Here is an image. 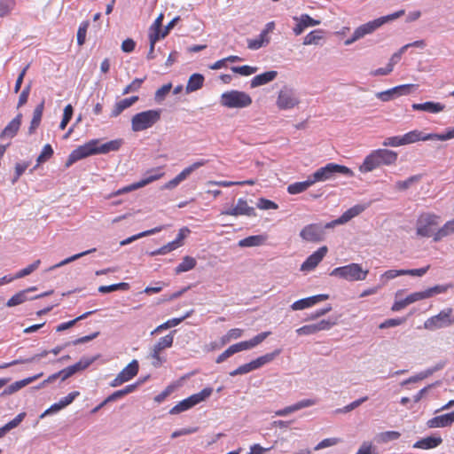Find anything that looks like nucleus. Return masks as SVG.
I'll use <instances>...</instances> for the list:
<instances>
[{"label": "nucleus", "instance_id": "obj_1", "mask_svg": "<svg viewBox=\"0 0 454 454\" xmlns=\"http://www.w3.org/2000/svg\"><path fill=\"white\" fill-rule=\"evenodd\" d=\"M121 143L122 141L121 139H116L109 141L98 146V139L90 140L88 143L84 144L83 145H80L76 149L72 151V153L69 154L66 161L65 166L66 168H69L77 160H80L90 155L107 153L112 151H117L121 147Z\"/></svg>", "mask_w": 454, "mask_h": 454}, {"label": "nucleus", "instance_id": "obj_2", "mask_svg": "<svg viewBox=\"0 0 454 454\" xmlns=\"http://www.w3.org/2000/svg\"><path fill=\"white\" fill-rule=\"evenodd\" d=\"M404 10H400L394 13L380 17L378 19H375L372 21H369L365 24L359 26L355 29L352 36L344 42V44H352L353 43L365 36L366 35L373 33L377 28L380 27L382 25L402 17L404 14Z\"/></svg>", "mask_w": 454, "mask_h": 454}, {"label": "nucleus", "instance_id": "obj_3", "mask_svg": "<svg viewBox=\"0 0 454 454\" xmlns=\"http://www.w3.org/2000/svg\"><path fill=\"white\" fill-rule=\"evenodd\" d=\"M339 175L346 176H353L354 172L342 165L336 163H328L325 166L319 168L313 174L309 175L313 183L325 182L335 179Z\"/></svg>", "mask_w": 454, "mask_h": 454}, {"label": "nucleus", "instance_id": "obj_4", "mask_svg": "<svg viewBox=\"0 0 454 454\" xmlns=\"http://www.w3.org/2000/svg\"><path fill=\"white\" fill-rule=\"evenodd\" d=\"M161 110L153 109L140 112L133 115L131 129L134 132L142 131L153 127L160 119Z\"/></svg>", "mask_w": 454, "mask_h": 454}, {"label": "nucleus", "instance_id": "obj_5", "mask_svg": "<svg viewBox=\"0 0 454 454\" xmlns=\"http://www.w3.org/2000/svg\"><path fill=\"white\" fill-rule=\"evenodd\" d=\"M369 273L368 270H363L358 263H350L345 266L333 269L330 275L347 281L364 280Z\"/></svg>", "mask_w": 454, "mask_h": 454}, {"label": "nucleus", "instance_id": "obj_6", "mask_svg": "<svg viewBox=\"0 0 454 454\" xmlns=\"http://www.w3.org/2000/svg\"><path fill=\"white\" fill-rule=\"evenodd\" d=\"M220 103L228 108H244L252 104V98L244 91L232 90L222 94Z\"/></svg>", "mask_w": 454, "mask_h": 454}, {"label": "nucleus", "instance_id": "obj_7", "mask_svg": "<svg viewBox=\"0 0 454 454\" xmlns=\"http://www.w3.org/2000/svg\"><path fill=\"white\" fill-rule=\"evenodd\" d=\"M440 216L431 213H425L419 215L416 223V232L418 236H434V229L439 224Z\"/></svg>", "mask_w": 454, "mask_h": 454}, {"label": "nucleus", "instance_id": "obj_8", "mask_svg": "<svg viewBox=\"0 0 454 454\" xmlns=\"http://www.w3.org/2000/svg\"><path fill=\"white\" fill-rule=\"evenodd\" d=\"M453 309L447 308L440 311L437 315L427 319L424 323L425 329L434 331L436 329L445 328L454 324Z\"/></svg>", "mask_w": 454, "mask_h": 454}, {"label": "nucleus", "instance_id": "obj_9", "mask_svg": "<svg viewBox=\"0 0 454 454\" xmlns=\"http://www.w3.org/2000/svg\"><path fill=\"white\" fill-rule=\"evenodd\" d=\"M300 104V98L297 91L287 85L281 88L276 101L277 106L280 110H289Z\"/></svg>", "mask_w": 454, "mask_h": 454}, {"label": "nucleus", "instance_id": "obj_10", "mask_svg": "<svg viewBox=\"0 0 454 454\" xmlns=\"http://www.w3.org/2000/svg\"><path fill=\"white\" fill-rule=\"evenodd\" d=\"M325 232L322 223H310L306 225L300 231V237L312 243H318L325 239Z\"/></svg>", "mask_w": 454, "mask_h": 454}, {"label": "nucleus", "instance_id": "obj_11", "mask_svg": "<svg viewBox=\"0 0 454 454\" xmlns=\"http://www.w3.org/2000/svg\"><path fill=\"white\" fill-rule=\"evenodd\" d=\"M208 162L207 160H200L195 161L189 167L183 169L176 177L166 183L161 189L172 190L176 188L181 182L184 181L193 171L199 168L205 166Z\"/></svg>", "mask_w": 454, "mask_h": 454}, {"label": "nucleus", "instance_id": "obj_12", "mask_svg": "<svg viewBox=\"0 0 454 454\" xmlns=\"http://www.w3.org/2000/svg\"><path fill=\"white\" fill-rule=\"evenodd\" d=\"M163 175H164L163 172H161L160 168L152 169L145 174V176L143 179H141L140 181L134 183L130 185L123 187L122 189L118 190L114 193V195H120L124 192H128L137 190L138 188H142V187L149 184L150 183L160 179Z\"/></svg>", "mask_w": 454, "mask_h": 454}, {"label": "nucleus", "instance_id": "obj_13", "mask_svg": "<svg viewBox=\"0 0 454 454\" xmlns=\"http://www.w3.org/2000/svg\"><path fill=\"white\" fill-rule=\"evenodd\" d=\"M415 87L414 84L398 85L385 91L377 92L376 98L383 102H387L397 97L411 94Z\"/></svg>", "mask_w": 454, "mask_h": 454}, {"label": "nucleus", "instance_id": "obj_14", "mask_svg": "<svg viewBox=\"0 0 454 454\" xmlns=\"http://www.w3.org/2000/svg\"><path fill=\"white\" fill-rule=\"evenodd\" d=\"M223 215H247V216H255V210L253 207L248 206L246 200L240 198L238 200L235 207L223 210L222 212Z\"/></svg>", "mask_w": 454, "mask_h": 454}, {"label": "nucleus", "instance_id": "obj_15", "mask_svg": "<svg viewBox=\"0 0 454 454\" xmlns=\"http://www.w3.org/2000/svg\"><path fill=\"white\" fill-rule=\"evenodd\" d=\"M328 248L324 246L310 254L301 266V270L309 271L315 269L327 254Z\"/></svg>", "mask_w": 454, "mask_h": 454}, {"label": "nucleus", "instance_id": "obj_16", "mask_svg": "<svg viewBox=\"0 0 454 454\" xmlns=\"http://www.w3.org/2000/svg\"><path fill=\"white\" fill-rule=\"evenodd\" d=\"M328 299H329V295L325 294L313 295V296L303 298V299L294 301L291 305V309L293 310H301V309L309 308L318 302L326 301Z\"/></svg>", "mask_w": 454, "mask_h": 454}, {"label": "nucleus", "instance_id": "obj_17", "mask_svg": "<svg viewBox=\"0 0 454 454\" xmlns=\"http://www.w3.org/2000/svg\"><path fill=\"white\" fill-rule=\"evenodd\" d=\"M294 20L297 22L296 26L293 28L295 35L302 34L309 27L317 26L320 24V20H314L308 14H301L300 17H294Z\"/></svg>", "mask_w": 454, "mask_h": 454}, {"label": "nucleus", "instance_id": "obj_18", "mask_svg": "<svg viewBox=\"0 0 454 454\" xmlns=\"http://www.w3.org/2000/svg\"><path fill=\"white\" fill-rule=\"evenodd\" d=\"M317 403V400L315 399H303L301 400L290 406H286L284 409L278 410L275 412L276 416H286L294 411H300L301 409L313 406Z\"/></svg>", "mask_w": 454, "mask_h": 454}, {"label": "nucleus", "instance_id": "obj_19", "mask_svg": "<svg viewBox=\"0 0 454 454\" xmlns=\"http://www.w3.org/2000/svg\"><path fill=\"white\" fill-rule=\"evenodd\" d=\"M453 423L454 411L450 413L442 414L430 419L427 420V426L429 428L446 427L451 426Z\"/></svg>", "mask_w": 454, "mask_h": 454}, {"label": "nucleus", "instance_id": "obj_20", "mask_svg": "<svg viewBox=\"0 0 454 454\" xmlns=\"http://www.w3.org/2000/svg\"><path fill=\"white\" fill-rule=\"evenodd\" d=\"M21 119L22 114H18L17 116L13 118L2 130L0 134V139L12 138L15 137L21 125Z\"/></svg>", "mask_w": 454, "mask_h": 454}, {"label": "nucleus", "instance_id": "obj_21", "mask_svg": "<svg viewBox=\"0 0 454 454\" xmlns=\"http://www.w3.org/2000/svg\"><path fill=\"white\" fill-rule=\"evenodd\" d=\"M411 108L415 111L438 114L445 109V106L439 102L427 101L425 103H414L412 104Z\"/></svg>", "mask_w": 454, "mask_h": 454}, {"label": "nucleus", "instance_id": "obj_22", "mask_svg": "<svg viewBox=\"0 0 454 454\" xmlns=\"http://www.w3.org/2000/svg\"><path fill=\"white\" fill-rule=\"evenodd\" d=\"M374 153L378 158L380 165H391L395 163L397 160L398 154L391 150L387 149H378L374 150Z\"/></svg>", "mask_w": 454, "mask_h": 454}, {"label": "nucleus", "instance_id": "obj_23", "mask_svg": "<svg viewBox=\"0 0 454 454\" xmlns=\"http://www.w3.org/2000/svg\"><path fill=\"white\" fill-rule=\"evenodd\" d=\"M278 76V72L275 70L267 71L265 73L255 75L252 80L251 88H256L272 82Z\"/></svg>", "mask_w": 454, "mask_h": 454}, {"label": "nucleus", "instance_id": "obj_24", "mask_svg": "<svg viewBox=\"0 0 454 454\" xmlns=\"http://www.w3.org/2000/svg\"><path fill=\"white\" fill-rule=\"evenodd\" d=\"M442 442V439L440 436H428L417 441L413 444V448L430 450L436 448Z\"/></svg>", "mask_w": 454, "mask_h": 454}, {"label": "nucleus", "instance_id": "obj_25", "mask_svg": "<svg viewBox=\"0 0 454 454\" xmlns=\"http://www.w3.org/2000/svg\"><path fill=\"white\" fill-rule=\"evenodd\" d=\"M138 369H139L138 362L136 359H134L125 368H123L118 374L120 375V378H121L124 382H127L137 374Z\"/></svg>", "mask_w": 454, "mask_h": 454}, {"label": "nucleus", "instance_id": "obj_26", "mask_svg": "<svg viewBox=\"0 0 454 454\" xmlns=\"http://www.w3.org/2000/svg\"><path fill=\"white\" fill-rule=\"evenodd\" d=\"M43 109H44V99H43L42 102L38 106H36V107L34 110L33 118L30 122V126L28 128V133L30 135L33 134L35 131V129L38 128V126L40 125Z\"/></svg>", "mask_w": 454, "mask_h": 454}, {"label": "nucleus", "instance_id": "obj_27", "mask_svg": "<svg viewBox=\"0 0 454 454\" xmlns=\"http://www.w3.org/2000/svg\"><path fill=\"white\" fill-rule=\"evenodd\" d=\"M204 80L205 79L202 74H197V73L192 74L190 76L188 82L186 84V87H185L186 93H191V92L196 91V90H200V88H202Z\"/></svg>", "mask_w": 454, "mask_h": 454}, {"label": "nucleus", "instance_id": "obj_28", "mask_svg": "<svg viewBox=\"0 0 454 454\" xmlns=\"http://www.w3.org/2000/svg\"><path fill=\"white\" fill-rule=\"evenodd\" d=\"M138 385H139V382H137L135 384L128 385L124 388L114 392L113 394H111L110 395H108L106 398V403H108L114 402V401L121 399L123 396L134 392L136 390V388L138 387Z\"/></svg>", "mask_w": 454, "mask_h": 454}, {"label": "nucleus", "instance_id": "obj_29", "mask_svg": "<svg viewBox=\"0 0 454 454\" xmlns=\"http://www.w3.org/2000/svg\"><path fill=\"white\" fill-rule=\"evenodd\" d=\"M314 184L310 176H308L307 180L302 182H296L294 184H291L287 187V192L290 194H299L301 192H303L308 188L312 186Z\"/></svg>", "mask_w": 454, "mask_h": 454}, {"label": "nucleus", "instance_id": "obj_30", "mask_svg": "<svg viewBox=\"0 0 454 454\" xmlns=\"http://www.w3.org/2000/svg\"><path fill=\"white\" fill-rule=\"evenodd\" d=\"M280 353H281V349H275L271 353H267V354L261 356L257 357L256 359L251 361L252 364L254 366V370L259 369L260 367L263 366L264 364L270 363Z\"/></svg>", "mask_w": 454, "mask_h": 454}, {"label": "nucleus", "instance_id": "obj_31", "mask_svg": "<svg viewBox=\"0 0 454 454\" xmlns=\"http://www.w3.org/2000/svg\"><path fill=\"white\" fill-rule=\"evenodd\" d=\"M380 166V165L378 160V158L373 151L364 159L363 164L360 166V171L361 172H371Z\"/></svg>", "mask_w": 454, "mask_h": 454}, {"label": "nucleus", "instance_id": "obj_32", "mask_svg": "<svg viewBox=\"0 0 454 454\" xmlns=\"http://www.w3.org/2000/svg\"><path fill=\"white\" fill-rule=\"evenodd\" d=\"M35 290H36V287L33 286L17 293L11 299L8 300V301L6 302V306L13 307L23 303L28 299L27 294Z\"/></svg>", "mask_w": 454, "mask_h": 454}, {"label": "nucleus", "instance_id": "obj_33", "mask_svg": "<svg viewBox=\"0 0 454 454\" xmlns=\"http://www.w3.org/2000/svg\"><path fill=\"white\" fill-rule=\"evenodd\" d=\"M266 240V238L262 235H254L240 239L239 241V246L240 247H259L262 245Z\"/></svg>", "mask_w": 454, "mask_h": 454}, {"label": "nucleus", "instance_id": "obj_34", "mask_svg": "<svg viewBox=\"0 0 454 454\" xmlns=\"http://www.w3.org/2000/svg\"><path fill=\"white\" fill-rule=\"evenodd\" d=\"M26 415V412H20L13 419L0 427V438L4 437L12 429L17 427L23 421Z\"/></svg>", "mask_w": 454, "mask_h": 454}, {"label": "nucleus", "instance_id": "obj_35", "mask_svg": "<svg viewBox=\"0 0 454 454\" xmlns=\"http://www.w3.org/2000/svg\"><path fill=\"white\" fill-rule=\"evenodd\" d=\"M426 137L427 135H424L423 132L418 129H414L402 136L403 145H410L418 141H427Z\"/></svg>", "mask_w": 454, "mask_h": 454}, {"label": "nucleus", "instance_id": "obj_36", "mask_svg": "<svg viewBox=\"0 0 454 454\" xmlns=\"http://www.w3.org/2000/svg\"><path fill=\"white\" fill-rule=\"evenodd\" d=\"M175 333L176 331H173L166 336L161 337L153 346V350L155 351V353H160L163 349L170 348L173 344Z\"/></svg>", "mask_w": 454, "mask_h": 454}, {"label": "nucleus", "instance_id": "obj_37", "mask_svg": "<svg viewBox=\"0 0 454 454\" xmlns=\"http://www.w3.org/2000/svg\"><path fill=\"white\" fill-rule=\"evenodd\" d=\"M196 264L197 262L195 258L186 255L183 258L182 262L176 267L175 272L176 274H180L183 272L189 271L195 268Z\"/></svg>", "mask_w": 454, "mask_h": 454}, {"label": "nucleus", "instance_id": "obj_38", "mask_svg": "<svg viewBox=\"0 0 454 454\" xmlns=\"http://www.w3.org/2000/svg\"><path fill=\"white\" fill-rule=\"evenodd\" d=\"M269 43L270 38L265 37V33H261L257 38L247 40V47L254 51L266 46Z\"/></svg>", "mask_w": 454, "mask_h": 454}, {"label": "nucleus", "instance_id": "obj_39", "mask_svg": "<svg viewBox=\"0 0 454 454\" xmlns=\"http://www.w3.org/2000/svg\"><path fill=\"white\" fill-rule=\"evenodd\" d=\"M163 229L162 226H159V227H155L153 229H151V230H148V231H145L143 232H140L138 234H136V235H133L126 239H123L120 242V245L121 246H126L128 244H130L131 242L140 239V238H143V237H146V236H149V235H153V234H155L157 232H160L161 230Z\"/></svg>", "mask_w": 454, "mask_h": 454}, {"label": "nucleus", "instance_id": "obj_40", "mask_svg": "<svg viewBox=\"0 0 454 454\" xmlns=\"http://www.w3.org/2000/svg\"><path fill=\"white\" fill-rule=\"evenodd\" d=\"M454 232V219L448 221L442 228H440L434 236V241H439L442 238Z\"/></svg>", "mask_w": 454, "mask_h": 454}, {"label": "nucleus", "instance_id": "obj_41", "mask_svg": "<svg viewBox=\"0 0 454 454\" xmlns=\"http://www.w3.org/2000/svg\"><path fill=\"white\" fill-rule=\"evenodd\" d=\"M98 356H92V357H82L79 362L76 364L70 365L72 368L74 373L85 370L88 368L92 363H94L97 360Z\"/></svg>", "mask_w": 454, "mask_h": 454}, {"label": "nucleus", "instance_id": "obj_42", "mask_svg": "<svg viewBox=\"0 0 454 454\" xmlns=\"http://www.w3.org/2000/svg\"><path fill=\"white\" fill-rule=\"evenodd\" d=\"M189 316H190V313H187L185 316H184L182 317H178V318L176 317V318L169 319L167 322H165V323L160 325L159 326H157L152 332V334H154L155 333H159V332H161L163 330L168 329L170 327L176 326V325H179L183 320H184Z\"/></svg>", "mask_w": 454, "mask_h": 454}, {"label": "nucleus", "instance_id": "obj_43", "mask_svg": "<svg viewBox=\"0 0 454 454\" xmlns=\"http://www.w3.org/2000/svg\"><path fill=\"white\" fill-rule=\"evenodd\" d=\"M95 251H96V248H91V249L86 250L84 252H82V253L76 254L74 255H72V256H70V257L61 261L60 262H59V263L50 267L49 270H55L57 268L62 267V266H64V265H66L67 263H70V262H74V261H75V260H77V259H79V258H81V257H82L84 255L90 254H91V253H93Z\"/></svg>", "mask_w": 454, "mask_h": 454}, {"label": "nucleus", "instance_id": "obj_44", "mask_svg": "<svg viewBox=\"0 0 454 454\" xmlns=\"http://www.w3.org/2000/svg\"><path fill=\"white\" fill-rule=\"evenodd\" d=\"M194 405L192 402L191 397L189 396L186 399H184L183 401L179 402L176 405H175L170 411V414H179L183 411H185L191 408H192Z\"/></svg>", "mask_w": 454, "mask_h": 454}, {"label": "nucleus", "instance_id": "obj_45", "mask_svg": "<svg viewBox=\"0 0 454 454\" xmlns=\"http://www.w3.org/2000/svg\"><path fill=\"white\" fill-rule=\"evenodd\" d=\"M129 288V285L125 282L113 284L110 286H100L98 287V292L102 294L115 292L118 290H128Z\"/></svg>", "mask_w": 454, "mask_h": 454}, {"label": "nucleus", "instance_id": "obj_46", "mask_svg": "<svg viewBox=\"0 0 454 454\" xmlns=\"http://www.w3.org/2000/svg\"><path fill=\"white\" fill-rule=\"evenodd\" d=\"M322 31L321 30H314L310 33H309L303 40L304 45H317L319 44L320 40L323 38L321 35Z\"/></svg>", "mask_w": 454, "mask_h": 454}, {"label": "nucleus", "instance_id": "obj_47", "mask_svg": "<svg viewBox=\"0 0 454 454\" xmlns=\"http://www.w3.org/2000/svg\"><path fill=\"white\" fill-rule=\"evenodd\" d=\"M454 138V127L448 129L445 133L442 134H427V140H441V141H446L449 139Z\"/></svg>", "mask_w": 454, "mask_h": 454}, {"label": "nucleus", "instance_id": "obj_48", "mask_svg": "<svg viewBox=\"0 0 454 454\" xmlns=\"http://www.w3.org/2000/svg\"><path fill=\"white\" fill-rule=\"evenodd\" d=\"M452 287H453L452 284L436 285L433 287L426 289L425 290L426 295L427 296V298H430L434 295H436L439 294H443V293L447 292L450 288H452Z\"/></svg>", "mask_w": 454, "mask_h": 454}, {"label": "nucleus", "instance_id": "obj_49", "mask_svg": "<svg viewBox=\"0 0 454 454\" xmlns=\"http://www.w3.org/2000/svg\"><path fill=\"white\" fill-rule=\"evenodd\" d=\"M213 389L211 387H205L200 392L192 395L190 397L193 405L200 403V402L206 400L207 397L211 395Z\"/></svg>", "mask_w": 454, "mask_h": 454}, {"label": "nucleus", "instance_id": "obj_50", "mask_svg": "<svg viewBox=\"0 0 454 454\" xmlns=\"http://www.w3.org/2000/svg\"><path fill=\"white\" fill-rule=\"evenodd\" d=\"M213 389L211 387H205L200 392L192 395L190 397L193 405L200 403V402L206 400L207 397L211 395Z\"/></svg>", "mask_w": 454, "mask_h": 454}, {"label": "nucleus", "instance_id": "obj_51", "mask_svg": "<svg viewBox=\"0 0 454 454\" xmlns=\"http://www.w3.org/2000/svg\"><path fill=\"white\" fill-rule=\"evenodd\" d=\"M15 7V0H0V18L8 16Z\"/></svg>", "mask_w": 454, "mask_h": 454}, {"label": "nucleus", "instance_id": "obj_52", "mask_svg": "<svg viewBox=\"0 0 454 454\" xmlns=\"http://www.w3.org/2000/svg\"><path fill=\"white\" fill-rule=\"evenodd\" d=\"M401 434L397 431H386L377 435V440L380 442H388L390 441L397 440Z\"/></svg>", "mask_w": 454, "mask_h": 454}, {"label": "nucleus", "instance_id": "obj_53", "mask_svg": "<svg viewBox=\"0 0 454 454\" xmlns=\"http://www.w3.org/2000/svg\"><path fill=\"white\" fill-rule=\"evenodd\" d=\"M231 69L233 73L239 74L243 76H248L256 73L258 68L256 67H250L245 65L241 67H231Z\"/></svg>", "mask_w": 454, "mask_h": 454}, {"label": "nucleus", "instance_id": "obj_54", "mask_svg": "<svg viewBox=\"0 0 454 454\" xmlns=\"http://www.w3.org/2000/svg\"><path fill=\"white\" fill-rule=\"evenodd\" d=\"M74 114V108L72 105L68 104L64 108L62 121L59 124L60 129H65L70 120L72 119Z\"/></svg>", "mask_w": 454, "mask_h": 454}, {"label": "nucleus", "instance_id": "obj_55", "mask_svg": "<svg viewBox=\"0 0 454 454\" xmlns=\"http://www.w3.org/2000/svg\"><path fill=\"white\" fill-rule=\"evenodd\" d=\"M145 80V77L136 78L135 80H133V82L131 83H129L123 89L122 95H127L130 92L137 91L140 89V87Z\"/></svg>", "mask_w": 454, "mask_h": 454}, {"label": "nucleus", "instance_id": "obj_56", "mask_svg": "<svg viewBox=\"0 0 454 454\" xmlns=\"http://www.w3.org/2000/svg\"><path fill=\"white\" fill-rule=\"evenodd\" d=\"M53 155V149L51 145L47 144L43 147V150L37 157V164L45 162Z\"/></svg>", "mask_w": 454, "mask_h": 454}, {"label": "nucleus", "instance_id": "obj_57", "mask_svg": "<svg viewBox=\"0 0 454 454\" xmlns=\"http://www.w3.org/2000/svg\"><path fill=\"white\" fill-rule=\"evenodd\" d=\"M430 375H432V371H427V369L424 372H421L419 373H418L417 375H414V376H411L410 377L409 379L403 380L401 385L402 386H405V385H408V384H411V383H415V382H418L419 380H422L427 377H429Z\"/></svg>", "mask_w": 454, "mask_h": 454}, {"label": "nucleus", "instance_id": "obj_58", "mask_svg": "<svg viewBox=\"0 0 454 454\" xmlns=\"http://www.w3.org/2000/svg\"><path fill=\"white\" fill-rule=\"evenodd\" d=\"M42 375H43V372H40V373H38V374H36L35 376L28 377L27 379H24V380H19V381H15L14 383H12L13 388L17 392L20 389H21L22 387H26L27 385L30 384L31 382H33L35 380H37L40 377H42Z\"/></svg>", "mask_w": 454, "mask_h": 454}, {"label": "nucleus", "instance_id": "obj_59", "mask_svg": "<svg viewBox=\"0 0 454 454\" xmlns=\"http://www.w3.org/2000/svg\"><path fill=\"white\" fill-rule=\"evenodd\" d=\"M367 400H368V396L361 397V398L352 402L351 403L344 406L343 408L338 409L337 412H342V413L349 412V411L355 410L356 408H357L358 406H360L362 403H364Z\"/></svg>", "mask_w": 454, "mask_h": 454}, {"label": "nucleus", "instance_id": "obj_60", "mask_svg": "<svg viewBox=\"0 0 454 454\" xmlns=\"http://www.w3.org/2000/svg\"><path fill=\"white\" fill-rule=\"evenodd\" d=\"M171 89H172V83L169 82V83L164 84L163 86H161L160 88H159L156 90L155 95H154V99L157 102H161L162 100H164L165 97L170 91Z\"/></svg>", "mask_w": 454, "mask_h": 454}, {"label": "nucleus", "instance_id": "obj_61", "mask_svg": "<svg viewBox=\"0 0 454 454\" xmlns=\"http://www.w3.org/2000/svg\"><path fill=\"white\" fill-rule=\"evenodd\" d=\"M40 263H41V261L40 260H36L32 264H30L27 267L22 269L21 270H20L16 274V278H24V277L31 274L32 272H34L39 267Z\"/></svg>", "mask_w": 454, "mask_h": 454}, {"label": "nucleus", "instance_id": "obj_62", "mask_svg": "<svg viewBox=\"0 0 454 454\" xmlns=\"http://www.w3.org/2000/svg\"><path fill=\"white\" fill-rule=\"evenodd\" d=\"M419 179H420V176H419V175L412 176L404 181L396 182L395 187L399 190H407L408 188L411 187V185L413 183L419 181Z\"/></svg>", "mask_w": 454, "mask_h": 454}, {"label": "nucleus", "instance_id": "obj_63", "mask_svg": "<svg viewBox=\"0 0 454 454\" xmlns=\"http://www.w3.org/2000/svg\"><path fill=\"white\" fill-rule=\"evenodd\" d=\"M257 207L262 210L278 209V206L274 201L261 198L256 204Z\"/></svg>", "mask_w": 454, "mask_h": 454}, {"label": "nucleus", "instance_id": "obj_64", "mask_svg": "<svg viewBox=\"0 0 454 454\" xmlns=\"http://www.w3.org/2000/svg\"><path fill=\"white\" fill-rule=\"evenodd\" d=\"M356 454H377L372 442H364Z\"/></svg>", "mask_w": 454, "mask_h": 454}]
</instances>
